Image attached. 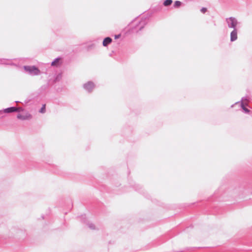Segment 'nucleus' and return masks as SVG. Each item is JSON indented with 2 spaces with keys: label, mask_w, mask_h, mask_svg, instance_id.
I'll return each instance as SVG.
<instances>
[{
  "label": "nucleus",
  "mask_w": 252,
  "mask_h": 252,
  "mask_svg": "<svg viewBox=\"0 0 252 252\" xmlns=\"http://www.w3.org/2000/svg\"><path fill=\"white\" fill-rule=\"evenodd\" d=\"M225 21L228 27L233 30L237 29V26L240 23L237 19L233 17L226 18Z\"/></svg>",
  "instance_id": "obj_1"
},
{
  "label": "nucleus",
  "mask_w": 252,
  "mask_h": 252,
  "mask_svg": "<svg viewBox=\"0 0 252 252\" xmlns=\"http://www.w3.org/2000/svg\"><path fill=\"white\" fill-rule=\"evenodd\" d=\"M24 68L26 71L32 75H36L40 74V71L35 66H24Z\"/></svg>",
  "instance_id": "obj_2"
},
{
  "label": "nucleus",
  "mask_w": 252,
  "mask_h": 252,
  "mask_svg": "<svg viewBox=\"0 0 252 252\" xmlns=\"http://www.w3.org/2000/svg\"><path fill=\"white\" fill-rule=\"evenodd\" d=\"M94 85L93 82L89 81L87 83H85L83 85V87L85 90L90 93L92 90L94 88Z\"/></svg>",
  "instance_id": "obj_3"
},
{
  "label": "nucleus",
  "mask_w": 252,
  "mask_h": 252,
  "mask_svg": "<svg viewBox=\"0 0 252 252\" xmlns=\"http://www.w3.org/2000/svg\"><path fill=\"white\" fill-rule=\"evenodd\" d=\"M133 23H134L135 24H136L135 28H138L139 31H141L146 25L145 20H141V21H139L138 24H137V20H135L134 21H133Z\"/></svg>",
  "instance_id": "obj_4"
},
{
  "label": "nucleus",
  "mask_w": 252,
  "mask_h": 252,
  "mask_svg": "<svg viewBox=\"0 0 252 252\" xmlns=\"http://www.w3.org/2000/svg\"><path fill=\"white\" fill-rule=\"evenodd\" d=\"M17 118L20 120H25L31 119L32 116L29 113H27L25 115L18 114L17 116Z\"/></svg>",
  "instance_id": "obj_5"
},
{
  "label": "nucleus",
  "mask_w": 252,
  "mask_h": 252,
  "mask_svg": "<svg viewBox=\"0 0 252 252\" xmlns=\"http://www.w3.org/2000/svg\"><path fill=\"white\" fill-rule=\"evenodd\" d=\"M237 30L235 29L233 30V31L230 33V40L233 42L235 41L237 39Z\"/></svg>",
  "instance_id": "obj_6"
},
{
  "label": "nucleus",
  "mask_w": 252,
  "mask_h": 252,
  "mask_svg": "<svg viewBox=\"0 0 252 252\" xmlns=\"http://www.w3.org/2000/svg\"><path fill=\"white\" fill-rule=\"evenodd\" d=\"M17 110V109L16 107H9V108L4 109L3 110V112H4V113H9L16 112Z\"/></svg>",
  "instance_id": "obj_7"
},
{
  "label": "nucleus",
  "mask_w": 252,
  "mask_h": 252,
  "mask_svg": "<svg viewBox=\"0 0 252 252\" xmlns=\"http://www.w3.org/2000/svg\"><path fill=\"white\" fill-rule=\"evenodd\" d=\"M112 42V39L109 37H107L104 38L103 41V45L104 46H106L108 44H109Z\"/></svg>",
  "instance_id": "obj_8"
},
{
  "label": "nucleus",
  "mask_w": 252,
  "mask_h": 252,
  "mask_svg": "<svg viewBox=\"0 0 252 252\" xmlns=\"http://www.w3.org/2000/svg\"><path fill=\"white\" fill-rule=\"evenodd\" d=\"M243 100H247V99L246 98H245V97L242 98V102H241V107L243 109V110L244 111V112L245 113H249L250 110L245 107L244 104L243 102H242V101Z\"/></svg>",
  "instance_id": "obj_9"
},
{
  "label": "nucleus",
  "mask_w": 252,
  "mask_h": 252,
  "mask_svg": "<svg viewBox=\"0 0 252 252\" xmlns=\"http://www.w3.org/2000/svg\"><path fill=\"white\" fill-rule=\"evenodd\" d=\"M61 60L60 58H56L51 63L52 66H58L59 61Z\"/></svg>",
  "instance_id": "obj_10"
},
{
  "label": "nucleus",
  "mask_w": 252,
  "mask_h": 252,
  "mask_svg": "<svg viewBox=\"0 0 252 252\" xmlns=\"http://www.w3.org/2000/svg\"><path fill=\"white\" fill-rule=\"evenodd\" d=\"M172 3V0H166L163 2V5L165 6L170 5Z\"/></svg>",
  "instance_id": "obj_11"
},
{
  "label": "nucleus",
  "mask_w": 252,
  "mask_h": 252,
  "mask_svg": "<svg viewBox=\"0 0 252 252\" xmlns=\"http://www.w3.org/2000/svg\"><path fill=\"white\" fill-rule=\"evenodd\" d=\"M181 4V2L180 1H176L174 4V7H178Z\"/></svg>",
  "instance_id": "obj_12"
},
{
  "label": "nucleus",
  "mask_w": 252,
  "mask_h": 252,
  "mask_svg": "<svg viewBox=\"0 0 252 252\" xmlns=\"http://www.w3.org/2000/svg\"><path fill=\"white\" fill-rule=\"evenodd\" d=\"M45 112V104H43L39 110V112L41 113H44Z\"/></svg>",
  "instance_id": "obj_13"
},
{
  "label": "nucleus",
  "mask_w": 252,
  "mask_h": 252,
  "mask_svg": "<svg viewBox=\"0 0 252 252\" xmlns=\"http://www.w3.org/2000/svg\"><path fill=\"white\" fill-rule=\"evenodd\" d=\"M88 227L91 229H95V226L93 223H89Z\"/></svg>",
  "instance_id": "obj_14"
},
{
  "label": "nucleus",
  "mask_w": 252,
  "mask_h": 252,
  "mask_svg": "<svg viewBox=\"0 0 252 252\" xmlns=\"http://www.w3.org/2000/svg\"><path fill=\"white\" fill-rule=\"evenodd\" d=\"M3 111H0V119L3 118L4 116Z\"/></svg>",
  "instance_id": "obj_15"
},
{
  "label": "nucleus",
  "mask_w": 252,
  "mask_h": 252,
  "mask_svg": "<svg viewBox=\"0 0 252 252\" xmlns=\"http://www.w3.org/2000/svg\"><path fill=\"white\" fill-rule=\"evenodd\" d=\"M201 12L202 13H205L207 11V8L205 7H203L200 10Z\"/></svg>",
  "instance_id": "obj_16"
},
{
  "label": "nucleus",
  "mask_w": 252,
  "mask_h": 252,
  "mask_svg": "<svg viewBox=\"0 0 252 252\" xmlns=\"http://www.w3.org/2000/svg\"><path fill=\"white\" fill-rule=\"evenodd\" d=\"M17 110L16 112H20L23 111V109L22 107H16Z\"/></svg>",
  "instance_id": "obj_17"
},
{
  "label": "nucleus",
  "mask_w": 252,
  "mask_h": 252,
  "mask_svg": "<svg viewBox=\"0 0 252 252\" xmlns=\"http://www.w3.org/2000/svg\"><path fill=\"white\" fill-rule=\"evenodd\" d=\"M81 218L82 220L85 219H86L85 216H82L81 217Z\"/></svg>",
  "instance_id": "obj_18"
},
{
  "label": "nucleus",
  "mask_w": 252,
  "mask_h": 252,
  "mask_svg": "<svg viewBox=\"0 0 252 252\" xmlns=\"http://www.w3.org/2000/svg\"><path fill=\"white\" fill-rule=\"evenodd\" d=\"M120 36V35H115V38H118Z\"/></svg>",
  "instance_id": "obj_19"
}]
</instances>
